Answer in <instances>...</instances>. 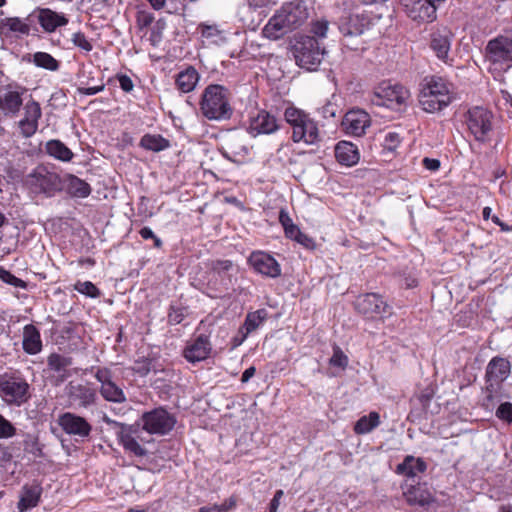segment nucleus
I'll return each instance as SVG.
<instances>
[{"label": "nucleus", "instance_id": "603ef678", "mask_svg": "<svg viewBox=\"0 0 512 512\" xmlns=\"http://www.w3.org/2000/svg\"><path fill=\"white\" fill-rule=\"evenodd\" d=\"M185 317L184 309L180 307L171 306L168 313V322L172 325L179 324Z\"/></svg>", "mask_w": 512, "mask_h": 512}, {"label": "nucleus", "instance_id": "09e8293b", "mask_svg": "<svg viewBox=\"0 0 512 512\" xmlns=\"http://www.w3.org/2000/svg\"><path fill=\"white\" fill-rule=\"evenodd\" d=\"M400 143V137L399 134L396 132H388L383 140V147L384 149L393 152L398 147Z\"/></svg>", "mask_w": 512, "mask_h": 512}, {"label": "nucleus", "instance_id": "f03ea898", "mask_svg": "<svg viewBox=\"0 0 512 512\" xmlns=\"http://www.w3.org/2000/svg\"><path fill=\"white\" fill-rule=\"evenodd\" d=\"M308 19V10L303 1H292L284 4L269 19L262 29L264 37L278 40L286 34L301 27Z\"/></svg>", "mask_w": 512, "mask_h": 512}, {"label": "nucleus", "instance_id": "4d7b16f0", "mask_svg": "<svg viewBox=\"0 0 512 512\" xmlns=\"http://www.w3.org/2000/svg\"><path fill=\"white\" fill-rule=\"evenodd\" d=\"M139 233H140L141 237L144 239L152 238L154 240L155 247H157V248L161 247L162 241L154 235L153 231L150 228L144 227L139 231Z\"/></svg>", "mask_w": 512, "mask_h": 512}, {"label": "nucleus", "instance_id": "58836bf2", "mask_svg": "<svg viewBox=\"0 0 512 512\" xmlns=\"http://www.w3.org/2000/svg\"><path fill=\"white\" fill-rule=\"evenodd\" d=\"M33 63L40 68L57 71L60 67V62L47 52H36L33 54Z\"/></svg>", "mask_w": 512, "mask_h": 512}, {"label": "nucleus", "instance_id": "a19ab883", "mask_svg": "<svg viewBox=\"0 0 512 512\" xmlns=\"http://www.w3.org/2000/svg\"><path fill=\"white\" fill-rule=\"evenodd\" d=\"M284 117L286 122L292 126L293 131H295V128L303 126V123L309 116L295 107H288L285 109Z\"/></svg>", "mask_w": 512, "mask_h": 512}, {"label": "nucleus", "instance_id": "79ce46f5", "mask_svg": "<svg viewBox=\"0 0 512 512\" xmlns=\"http://www.w3.org/2000/svg\"><path fill=\"white\" fill-rule=\"evenodd\" d=\"M267 311L265 309H259L255 312L249 313L245 319L244 328L246 332L244 338L254 330H256L260 324L266 319Z\"/></svg>", "mask_w": 512, "mask_h": 512}, {"label": "nucleus", "instance_id": "e2e57ef3", "mask_svg": "<svg viewBox=\"0 0 512 512\" xmlns=\"http://www.w3.org/2000/svg\"><path fill=\"white\" fill-rule=\"evenodd\" d=\"M423 165L426 169L431 171H436L440 167V162L437 159L424 158Z\"/></svg>", "mask_w": 512, "mask_h": 512}, {"label": "nucleus", "instance_id": "b1692460", "mask_svg": "<svg viewBox=\"0 0 512 512\" xmlns=\"http://www.w3.org/2000/svg\"><path fill=\"white\" fill-rule=\"evenodd\" d=\"M42 491L43 489L40 484L24 485L18 502V509L24 512L36 507L40 502Z\"/></svg>", "mask_w": 512, "mask_h": 512}, {"label": "nucleus", "instance_id": "c9c22d12", "mask_svg": "<svg viewBox=\"0 0 512 512\" xmlns=\"http://www.w3.org/2000/svg\"><path fill=\"white\" fill-rule=\"evenodd\" d=\"M197 30L200 32L201 36L211 43L219 44L226 41V37L222 30L215 24L208 25L205 23H200L197 27Z\"/></svg>", "mask_w": 512, "mask_h": 512}, {"label": "nucleus", "instance_id": "6ab92c4d", "mask_svg": "<svg viewBox=\"0 0 512 512\" xmlns=\"http://www.w3.org/2000/svg\"><path fill=\"white\" fill-rule=\"evenodd\" d=\"M248 262L257 272L265 276L276 278L281 274L279 263L265 252H253Z\"/></svg>", "mask_w": 512, "mask_h": 512}, {"label": "nucleus", "instance_id": "3c124183", "mask_svg": "<svg viewBox=\"0 0 512 512\" xmlns=\"http://www.w3.org/2000/svg\"><path fill=\"white\" fill-rule=\"evenodd\" d=\"M496 416L508 423L512 422V403H502L496 410Z\"/></svg>", "mask_w": 512, "mask_h": 512}, {"label": "nucleus", "instance_id": "0e129e2a", "mask_svg": "<svg viewBox=\"0 0 512 512\" xmlns=\"http://www.w3.org/2000/svg\"><path fill=\"white\" fill-rule=\"evenodd\" d=\"M282 496H283V491L282 490H277L275 492V495H274L273 499L270 502V511L271 512H277V509H278V506H279V502H280V499H281Z\"/></svg>", "mask_w": 512, "mask_h": 512}, {"label": "nucleus", "instance_id": "aec40b11", "mask_svg": "<svg viewBox=\"0 0 512 512\" xmlns=\"http://www.w3.org/2000/svg\"><path fill=\"white\" fill-rule=\"evenodd\" d=\"M452 38L453 34L447 28L438 29L431 35L430 46L436 53V56L445 63L449 62V51Z\"/></svg>", "mask_w": 512, "mask_h": 512}, {"label": "nucleus", "instance_id": "ea45409f", "mask_svg": "<svg viewBox=\"0 0 512 512\" xmlns=\"http://www.w3.org/2000/svg\"><path fill=\"white\" fill-rule=\"evenodd\" d=\"M140 145L154 152L161 151L169 147V141L160 135H145L142 137Z\"/></svg>", "mask_w": 512, "mask_h": 512}, {"label": "nucleus", "instance_id": "f257e3e1", "mask_svg": "<svg viewBox=\"0 0 512 512\" xmlns=\"http://www.w3.org/2000/svg\"><path fill=\"white\" fill-rule=\"evenodd\" d=\"M26 88L18 84L6 85L0 94V112L5 118H16L24 108V117L18 122L20 133L25 138L32 137L38 130L42 116L40 104L30 99L24 105Z\"/></svg>", "mask_w": 512, "mask_h": 512}, {"label": "nucleus", "instance_id": "423d86ee", "mask_svg": "<svg viewBox=\"0 0 512 512\" xmlns=\"http://www.w3.org/2000/svg\"><path fill=\"white\" fill-rule=\"evenodd\" d=\"M0 396L8 404L22 406L31 398L30 385L19 371L0 375Z\"/></svg>", "mask_w": 512, "mask_h": 512}, {"label": "nucleus", "instance_id": "052dcab7", "mask_svg": "<svg viewBox=\"0 0 512 512\" xmlns=\"http://www.w3.org/2000/svg\"><path fill=\"white\" fill-rule=\"evenodd\" d=\"M279 222L281 223L284 229L295 225L291 217L289 216L288 212H286L283 209L280 210L279 212Z\"/></svg>", "mask_w": 512, "mask_h": 512}, {"label": "nucleus", "instance_id": "72a5a7b5", "mask_svg": "<svg viewBox=\"0 0 512 512\" xmlns=\"http://www.w3.org/2000/svg\"><path fill=\"white\" fill-rule=\"evenodd\" d=\"M45 150L50 157L62 162H70L74 158L73 151L58 139L46 142Z\"/></svg>", "mask_w": 512, "mask_h": 512}, {"label": "nucleus", "instance_id": "cd10ccee", "mask_svg": "<svg viewBox=\"0 0 512 512\" xmlns=\"http://www.w3.org/2000/svg\"><path fill=\"white\" fill-rule=\"evenodd\" d=\"M248 153V148L243 145V139L238 135L228 136L222 147V155L233 162H236V157L244 156Z\"/></svg>", "mask_w": 512, "mask_h": 512}, {"label": "nucleus", "instance_id": "6e6d98bb", "mask_svg": "<svg viewBox=\"0 0 512 512\" xmlns=\"http://www.w3.org/2000/svg\"><path fill=\"white\" fill-rule=\"evenodd\" d=\"M328 31V23L324 21H318L313 24L312 32L318 37H325Z\"/></svg>", "mask_w": 512, "mask_h": 512}, {"label": "nucleus", "instance_id": "864d4df0", "mask_svg": "<svg viewBox=\"0 0 512 512\" xmlns=\"http://www.w3.org/2000/svg\"><path fill=\"white\" fill-rule=\"evenodd\" d=\"M213 511L217 512H228L236 507V498L231 496L226 499L222 504H214L211 506Z\"/></svg>", "mask_w": 512, "mask_h": 512}, {"label": "nucleus", "instance_id": "2f4dec72", "mask_svg": "<svg viewBox=\"0 0 512 512\" xmlns=\"http://www.w3.org/2000/svg\"><path fill=\"white\" fill-rule=\"evenodd\" d=\"M199 73L197 70L189 66L185 70L179 72L176 77V86L183 93L193 91L199 81Z\"/></svg>", "mask_w": 512, "mask_h": 512}, {"label": "nucleus", "instance_id": "5fc2aeb1", "mask_svg": "<svg viewBox=\"0 0 512 512\" xmlns=\"http://www.w3.org/2000/svg\"><path fill=\"white\" fill-rule=\"evenodd\" d=\"M232 265V261L230 260H215L211 262V269L217 273H221L230 270Z\"/></svg>", "mask_w": 512, "mask_h": 512}, {"label": "nucleus", "instance_id": "49530a36", "mask_svg": "<svg viewBox=\"0 0 512 512\" xmlns=\"http://www.w3.org/2000/svg\"><path fill=\"white\" fill-rule=\"evenodd\" d=\"M16 427L0 414V439L12 438L16 435Z\"/></svg>", "mask_w": 512, "mask_h": 512}, {"label": "nucleus", "instance_id": "412c9836", "mask_svg": "<svg viewBox=\"0 0 512 512\" xmlns=\"http://www.w3.org/2000/svg\"><path fill=\"white\" fill-rule=\"evenodd\" d=\"M212 350L209 339L205 335L198 336L184 349V357L191 363L200 362L208 358Z\"/></svg>", "mask_w": 512, "mask_h": 512}, {"label": "nucleus", "instance_id": "e433bc0d", "mask_svg": "<svg viewBox=\"0 0 512 512\" xmlns=\"http://www.w3.org/2000/svg\"><path fill=\"white\" fill-rule=\"evenodd\" d=\"M380 424V417L377 412H370L367 416H362L355 424L356 434H366L371 432Z\"/></svg>", "mask_w": 512, "mask_h": 512}, {"label": "nucleus", "instance_id": "69168bd1", "mask_svg": "<svg viewBox=\"0 0 512 512\" xmlns=\"http://www.w3.org/2000/svg\"><path fill=\"white\" fill-rule=\"evenodd\" d=\"M284 231H285L286 237H288L292 240H296L297 237H299L300 232H301V230L299 229V227L297 225L288 227V228L284 229Z\"/></svg>", "mask_w": 512, "mask_h": 512}, {"label": "nucleus", "instance_id": "a878e982", "mask_svg": "<svg viewBox=\"0 0 512 512\" xmlns=\"http://www.w3.org/2000/svg\"><path fill=\"white\" fill-rule=\"evenodd\" d=\"M294 142L304 141L306 144H315L320 140L317 124L308 117L300 128H295L292 133Z\"/></svg>", "mask_w": 512, "mask_h": 512}, {"label": "nucleus", "instance_id": "f3484780", "mask_svg": "<svg viewBox=\"0 0 512 512\" xmlns=\"http://www.w3.org/2000/svg\"><path fill=\"white\" fill-rule=\"evenodd\" d=\"M486 54L493 63L512 61V39L498 36L486 45Z\"/></svg>", "mask_w": 512, "mask_h": 512}, {"label": "nucleus", "instance_id": "8fccbe9b", "mask_svg": "<svg viewBox=\"0 0 512 512\" xmlns=\"http://www.w3.org/2000/svg\"><path fill=\"white\" fill-rule=\"evenodd\" d=\"M154 20L151 13L147 11H138L136 16V25L140 31L146 29Z\"/></svg>", "mask_w": 512, "mask_h": 512}, {"label": "nucleus", "instance_id": "6e6552de", "mask_svg": "<svg viewBox=\"0 0 512 512\" xmlns=\"http://www.w3.org/2000/svg\"><path fill=\"white\" fill-rule=\"evenodd\" d=\"M296 63L309 71L315 70L321 63L323 51L314 37H302L293 47Z\"/></svg>", "mask_w": 512, "mask_h": 512}, {"label": "nucleus", "instance_id": "5701e85b", "mask_svg": "<svg viewBox=\"0 0 512 512\" xmlns=\"http://www.w3.org/2000/svg\"><path fill=\"white\" fill-rule=\"evenodd\" d=\"M30 32V25L26 20H22L19 17H6L0 21V34L6 37L11 34L17 36H28Z\"/></svg>", "mask_w": 512, "mask_h": 512}, {"label": "nucleus", "instance_id": "0eeeda50", "mask_svg": "<svg viewBox=\"0 0 512 512\" xmlns=\"http://www.w3.org/2000/svg\"><path fill=\"white\" fill-rule=\"evenodd\" d=\"M409 91L400 84L384 82L373 92L371 102L377 106H385L393 110H400L406 105Z\"/></svg>", "mask_w": 512, "mask_h": 512}, {"label": "nucleus", "instance_id": "20e7f679", "mask_svg": "<svg viewBox=\"0 0 512 512\" xmlns=\"http://www.w3.org/2000/svg\"><path fill=\"white\" fill-rule=\"evenodd\" d=\"M452 100L449 85L440 77H431L424 80L419 103L424 111L434 113L448 106Z\"/></svg>", "mask_w": 512, "mask_h": 512}, {"label": "nucleus", "instance_id": "37998d69", "mask_svg": "<svg viewBox=\"0 0 512 512\" xmlns=\"http://www.w3.org/2000/svg\"><path fill=\"white\" fill-rule=\"evenodd\" d=\"M71 42L85 53H89L93 50L92 42L87 38L85 33L81 31L72 34Z\"/></svg>", "mask_w": 512, "mask_h": 512}, {"label": "nucleus", "instance_id": "a18cd8bd", "mask_svg": "<svg viewBox=\"0 0 512 512\" xmlns=\"http://www.w3.org/2000/svg\"><path fill=\"white\" fill-rule=\"evenodd\" d=\"M74 289L77 292L91 298H96L100 295L99 289L90 281H77L74 284Z\"/></svg>", "mask_w": 512, "mask_h": 512}, {"label": "nucleus", "instance_id": "9b49d317", "mask_svg": "<svg viewBox=\"0 0 512 512\" xmlns=\"http://www.w3.org/2000/svg\"><path fill=\"white\" fill-rule=\"evenodd\" d=\"M90 373L101 384L100 393L105 400L117 403L125 401V394L122 388L112 380L110 369L106 367H91Z\"/></svg>", "mask_w": 512, "mask_h": 512}, {"label": "nucleus", "instance_id": "774afa93", "mask_svg": "<svg viewBox=\"0 0 512 512\" xmlns=\"http://www.w3.org/2000/svg\"><path fill=\"white\" fill-rule=\"evenodd\" d=\"M103 89V86H89V87H86V88H83V93L87 94V95H94L96 93H98L99 91H101Z\"/></svg>", "mask_w": 512, "mask_h": 512}, {"label": "nucleus", "instance_id": "4c0bfd02", "mask_svg": "<svg viewBox=\"0 0 512 512\" xmlns=\"http://www.w3.org/2000/svg\"><path fill=\"white\" fill-rule=\"evenodd\" d=\"M406 497L409 503L418 504L420 506L429 505L431 502H433L432 495L420 486H412L406 492Z\"/></svg>", "mask_w": 512, "mask_h": 512}, {"label": "nucleus", "instance_id": "338daca9", "mask_svg": "<svg viewBox=\"0 0 512 512\" xmlns=\"http://www.w3.org/2000/svg\"><path fill=\"white\" fill-rule=\"evenodd\" d=\"M255 372H256V369L254 366L247 368L242 374L241 382L242 383L248 382L255 375Z\"/></svg>", "mask_w": 512, "mask_h": 512}, {"label": "nucleus", "instance_id": "a211bd4d", "mask_svg": "<svg viewBox=\"0 0 512 512\" xmlns=\"http://www.w3.org/2000/svg\"><path fill=\"white\" fill-rule=\"evenodd\" d=\"M342 126L347 134L362 136L370 126V116L361 109L350 110L345 114Z\"/></svg>", "mask_w": 512, "mask_h": 512}, {"label": "nucleus", "instance_id": "393cba45", "mask_svg": "<svg viewBox=\"0 0 512 512\" xmlns=\"http://www.w3.org/2000/svg\"><path fill=\"white\" fill-rule=\"evenodd\" d=\"M22 347L30 355L38 354L42 350L40 331L33 324H28L23 329Z\"/></svg>", "mask_w": 512, "mask_h": 512}, {"label": "nucleus", "instance_id": "1a4fd4ad", "mask_svg": "<svg viewBox=\"0 0 512 512\" xmlns=\"http://www.w3.org/2000/svg\"><path fill=\"white\" fill-rule=\"evenodd\" d=\"M492 113L483 107H473L466 113V124L475 140L484 142L492 130Z\"/></svg>", "mask_w": 512, "mask_h": 512}, {"label": "nucleus", "instance_id": "473e14b6", "mask_svg": "<svg viewBox=\"0 0 512 512\" xmlns=\"http://www.w3.org/2000/svg\"><path fill=\"white\" fill-rule=\"evenodd\" d=\"M335 156L339 163L347 166H352L359 160L357 148L352 143L345 141L336 145Z\"/></svg>", "mask_w": 512, "mask_h": 512}, {"label": "nucleus", "instance_id": "9d476101", "mask_svg": "<svg viewBox=\"0 0 512 512\" xmlns=\"http://www.w3.org/2000/svg\"><path fill=\"white\" fill-rule=\"evenodd\" d=\"M143 428L150 434L164 435L171 431L176 423L173 415L163 408H157L142 415Z\"/></svg>", "mask_w": 512, "mask_h": 512}, {"label": "nucleus", "instance_id": "13d9d810", "mask_svg": "<svg viewBox=\"0 0 512 512\" xmlns=\"http://www.w3.org/2000/svg\"><path fill=\"white\" fill-rule=\"evenodd\" d=\"M132 369L135 373L140 374V376H145L150 371V363L148 361L136 362Z\"/></svg>", "mask_w": 512, "mask_h": 512}, {"label": "nucleus", "instance_id": "4be33fe9", "mask_svg": "<svg viewBox=\"0 0 512 512\" xmlns=\"http://www.w3.org/2000/svg\"><path fill=\"white\" fill-rule=\"evenodd\" d=\"M278 129L276 118L266 111H260L256 117L252 118L249 132L253 136L259 134H271Z\"/></svg>", "mask_w": 512, "mask_h": 512}, {"label": "nucleus", "instance_id": "de8ad7c7", "mask_svg": "<svg viewBox=\"0 0 512 512\" xmlns=\"http://www.w3.org/2000/svg\"><path fill=\"white\" fill-rule=\"evenodd\" d=\"M329 362L332 366L344 369L348 365V357L343 353V351L339 347H337L334 349L333 355L330 358Z\"/></svg>", "mask_w": 512, "mask_h": 512}, {"label": "nucleus", "instance_id": "c03bdc74", "mask_svg": "<svg viewBox=\"0 0 512 512\" xmlns=\"http://www.w3.org/2000/svg\"><path fill=\"white\" fill-rule=\"evenodd\" d=\"M0 280H2L4 283L14 286L16 288H21V289L27 288V283L24 280L16 277L10 271L6 270L5 268H3L1 266H0Z\"/></svg>", "mask_w": 512, "mask_h": 512}, {"label": "nucleus", "instance_id": "c756f323", "mask_svg": "<svg viewBox=\"0 0 512 512\" xmlns=\"http://www.w3.org/2000/svg\"><path fill=\"white\" fill-rule=\"evenodd\" d=\"M71 364L72 359L70 357H65L58 353H52L47 358L48 368L59 374L58 382H63L70 376L68 367L71 366Z\"/></svg>", "mask_w": 512, "mask_h": 512}, {"label": "nucleus", "instance_id": "7ed1b4c3", "mask_svg": "<svg viewBox=\"0 0 512 512\" xmlns=\"http://www.w3.org/2000/svg\"><path fill=\"white\" fill-rule=\"evenodd\" d=\"M200 110L209 120H227L232 115L228 91L225 87L211 84L205 88L200 101Z\"/></svg>", "mask_w": 512, "mask_h": 512}, {"label": "nucleus", "instance_id": "bf43d9fd", "mask_svg": "<svg viewBox=\"0 0 512 512\" xmlns=\"http://www.w3.org/2000/svg\"><path fill=\"white\" fill-rule=\"evenodd\" d=\"M295 241L308 249H313L315 246L313 239L302 232H300L299 237Z\"/></svg>", "mask_w": 512, "mask_h": 512}, {"label": "nucleus", "instance_id": "7c9ffc66", "mask_svg": "<svg viewBox=\"0 0 512 512\" xmlns=\"http://www.w3.org/2000/svg\"><path fill=\"white\" fill-rule=\"evenodd\" d=\"M66 192L75 198H86L91 194L90 185L79 177L68 174L65 178Z\"/></svg>", "mask_w": 512, "mask_h": 512}, {"label": "nucleus", "instance_id": "dca6fc26", "mask_svg": "<svg viewBox=\"0 0 512 512\" xmlns=\"http://www.w3.org/2000/svg\"><path fill=\"white\" fill-rule=\"evenodd\" d=\"M33 14L35 15L42 30L46 33H53L58 28L64 27L69 23L68 17L62 13L50 8L37 7Z\"/></svg>", "mask_w": 512, "mask_h": 512}, {"label": "nucleus", "instance_id": "39448f33", "mask_svg": "<svg viewBox=\"0 0 512 512\" xmlns=\"http://www.w3.org/2000/svg\"><path fill=\"white\" fill-rule=\"evenodd\" d=\"M23 185L31 193L52 197L61 191L62 180L59 174L45 165H38L24 177Z\"/></svg>", "mask_w": 512, "mask_h": 512}, {"label": "nucleus", "instance_id": "bb28decb", "mask_svg": "<svg viewBox=\"0 0 512 512\" xmlns=\"http://www.w3.org/2000/svg\"><path fill=\"white\" fill-rule=\"evenodd\" d=\"M369 21L366 16L351 14L341 21L340 29L344 35H360L368 27Z\"/></svg>", "mask_w": 512, "mask_h": 512}, {"label": "nucleus", "instance_id": "f704fd0d", "mask_svg": "<svg viewBox=\"0 0 512 512\" xmlns=\"http://www.w3.org/2000/svg\"><path fill=\"white\" fill-rule=\"evenodd\" d=\"M426 463L421 458L406 456L404 461L397 465L396 472L407 477H415L426 470Z\"/></svg>", "mask_w": 512, "mask_h": 512}, {"label": "nucleus", "instance_id": "4468645a", "mask_svg": "<svg viewBox=\"0 0 512 512\" xmlns=\"http://www.w3.org/2000/svg\"><path fill=\"white\" fill-rule=\"evenodd\" d=\"M67 397L71 406L76 408H88L95 404L97 399L96 389L85 383L70 382L67 387Z\"/></svg>", "mask_w": 512, "mask_h": 512}, {"label": "nucleus", "instance_id": "680f3d73", "mask_svg": "<svg viewBox=\"0 0 512 512\" xmlns=\"http://www.w3.org/2000/svg\"><path fill=\"white\" fill-rule=\"evenodd\" d=\"M130 452H133L137 456H144L147 453L146 449L132 438H130Z\"/></svg>", "mask_w": 512, "mask_h": 512}, {"label": "nucleus", "instance_id": "c85d7f7f", "mask_svg": "<svg viewBox=\"0 0 512 512\" xmlns=\"http://www.w3.org/2000/svg\"><path fill=\"white\" fill-rule=\"evenodd\" d=\"M509 372V361L504 358L495 357L487 366L486 377L488 381H495L496 383H499L507 378Z\"/></svg>", "mask_w": 512, "mask_h": 512}, {"label": "nucleus", "instance_id": "2eb2a0df", "mask_svg": "<svg viewBox=\"0 0 512 512\" xmlns=\"http://www.w3.org/2000/svg\"><path fill=\"white\" fill-rule=\"evenodd\" d=\"M58 425L68 435L87 438L92 431L91 424L82 416L72 412L62 413L58 417Z\"/></svg>", "mask_w": 512, "mask_h": 512}, {"label": "nucleus", "instance_id": "ddd939ff", "mask_svg": "<svg viewBox=\"0 0 512 512\" xmlns=\"http://www.w3.org/2000/svg\"><path fill=\"white\" fill-rule=\"evenodd\" d=\"M356 310L370 318H382L385 314H389V306L376 293H367L357 297L355 303Z\"/></svg>", "mask_w": 512, "mask_h": 512}, {"label": "nucleus", "instance_id": "f8f14e48", "mask_svg": "<svg viewBox=\"0 0 512 512\" xmlns=\"http://www.w3.org/2000/svg\"><path fill=\"white\" fill-rule=\"evenodd\" d=\"M406 15L415 22L429 23L436 19L437 7L429 0H401Z\"/></svg>", "mask_w": 512, "mask_h": 512}]
</instances>
